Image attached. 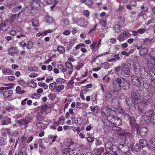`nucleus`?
Returning a JSON list of instances; mask_svg holds the SVG:
<instances>
[{
    "instance_id": "6e6552de",
    "label": "nucleus",
    "mask_w": 155,
    "mask_h": 155,
    "mask_svg": "<svg viewBox=\"0 0 155 155\" xmlns=\"http://www.w3.org/2000/svg\"><path fill=\"white\" fill-rule=\"evenodd\" d=\"M105 147L106 150L108 152L112 151L113 152H116L118 150V147L113 145L110 140H108L106 143Z\"/></svg>"
},
{
    "instance_id": "2eb2a0df",
    "label": "nucleus",
    "mask_w": 155,
    "mask_h": 155,
    "mask_svg": "<svg viewBox=\"0 0 155 155\" xmlns=\"http://www.w3.org/2000/svg\"><path fill=\"white\" fill-rule=\"evenodd\" d=\"M111 111L110 108H108L106 107H103L101 110V115L103 118H107L110 116L109 112Z\"/></svg>"
},
{
    "instance_id": "4d7b16f0",
    "label": "nucleus",
    "mask_w": 155,
    "mask_h": 155,
    "mask_svg": "<svg viewBox=\"0 0 155 155\" xmlns=\"http://www.w3.org/2000/svg\"><path fill=\"white\" fill-rule=\"evenodd\" d=\"M41 95L40 94L36 93L33 94L31 95V98L36 99H38L40 98Z\"/></svg>"
},
{
    "instance_id": "69168bd1",
    "label": "nucleus",
    "mask_w": 155,
    "mask_h": 155,
    "mask_svg": "<svg viewBox=\"0 0 155 155\" xmlns=\"http://www.w3.org/2000/svg\"><path fill=\"white\" fill-rule=\"evenodd\" d=\"M141 148V146L138 143H137L134 146V149L136 152L139 151Z\"/></svg>"
},
{
    "instance_id": "4468645a",
    "label": "nucleus",
    "mask_w": 155,
    "mask_h": 155,
    "mask_svg": "<svg viewBox=\"0 0 155 155\" xmlns=\"http://www.w3.org/2000/svg\"><path fill=\"white\" fill-rule=\"evenodd\" d=\"M144 95V91L139 89L136 92H132L131 93V97H134L137 99H140L139 97H142Z\"/></svg>"
},
{
    "instance_id": "864d4df0",
    "label": "nucleus",
    "mask_w": 155,
    "mask_h": 155,
    "mask_svg": "<svg viewBox=\"0 0 155 155\" xmlns=\"http://www.w3.org/2000/svg\"><path fill=\"white\" fill-rule=\"evenodd\" d=\"M118 125L114 126L112 127L113 130L114 131L117 132L120 131L122 130V128L118 126Z\"/></svg>"
},
{
    "instance_id": "cd10ccee",
    "label": "nucleus",
    "mask_w": 155,
    "mask_h": 155,
    "mask_svg": "<svg viewBox=\"0 0 155 155\" xmlns=\"http://www.w3.org/2000/svg\"><path fill=\"white\" fill-rule=\"evenodd\" d=\"M90 108L91 111L93 112V114L95 115H97L99 111V107L97 105L91 106Z\"/></svg>"
},
{
    "instance_id": "8fccbe9b",
    "label": "nucleus",
    "mask_w": 155,
    "mask_h": 155,
    "mask_svg": "<svg viewBox=\"0 0 155 155\" xmlns=\"http://www.w3.org/2000/svg\"><path fill=\"white\" fill-rule=\"evenodd\" d=\"M143 85L144 88L146 89L148 88L150 86V83L149 82L147 81H146V79L145 80H143Z\"/></svg>"
},
{
    "instance_id": "c03bdc74",
    "label": "nucleus",
    "mask_w": 155,
    "mask_h": 155,
    "mask_svg": "<svg viewBox=\"0 0 155 155\" xmlns=\"http://www.w3.org/2000/svg\"><path fill=\"white\" fill-rule=\"evenodd\" d=\"M102 143V141L100 137H97L95 139V145L96 146H99Z\"/></svg>"
},
{
    "instance_id": "5701e85b",
    "label": "nucleus",
    "mask_w": 155,
    "mask_h": 155,
    "mask_svg": "<svg viewBox=\"0 0 155 155\" xmlns=\"http://www.w3.org/2000/svg\"><path fill=\"white\" fill-rule=\"evenodd\" d=\"M149 78L153 82L152 86L155 88V73L153 71L149 72Z\"/></svg>"
},
{
    "instance_id": "f704fd0d",
    "label": "nucleus",
    "mask_w": 155,
    "mask_h": 155,
    "mask_svg": "<svg viewBox=\"0 0 155 155\" xmlns=\"http://www.w3.org/2000/svg\"><path fill=\"white\" fill-rule=\"evenodd\" d=\"M103 123L104 125L107 127L111 126L112 124V122L110 121V119L108 120V119H105L104 120Z\"/></svg>"
},
{
    "instance_id": "09e8293b",
    "label": "nucleus",
    "mask_w": 155,
    "mask_h": 155,
    "mask_svg": "<svg viewBox=\"0 0 155 155\" xmlns=\"http://www.w3.org/2000/svg\"><path fill=\"white\" fill-rule=\"evenodd\" d=\"M152 114L151 115L149 113H146L144 115V118L145 120H150V118L151 117Z\"/></svg>"
},
{
    "instance_id": "9b49d317",
    "label": "nucleus",
    "mask_w": 155,
    "mask_h": 155,
    "mask_svg": "<svg viewBox=\"0 0 155 155\" xmlns=\"http://www.w3.org/2000/svg\"><path fill=\"white\" fill-rule=\"evenodd\" d=\"M31 120V118L28 117L26 119H21L17 121V123L20 126H23L24 128L28 127V124L30 123Z\"/></svg>"
},
{
    "instance_id": "bf43d9fd",
    "label": "nucleus",
    "mask_w": 155,
    "mask_h": 155,
    "mask_svg": "<svg viewBox=\"0 0 155 155\" xmlns=\"http://www.w3.org/2000/svg\"><path fill=\"white\" fill-rule=\"evenodd\" d=\"M65 66L69 69H72L73 65L71 62L66 61L65 63Z\"/></svg>"
},
{
    "instance_id": "e433bc0d",
    "label": "nucleus",
    "mask_w": 155,
    "mask_h": 155,
    "mask_svg": "<svg viewBox=\"0 0 155 155\" xmlns=\"http://www.w3.org/2000/svg\"><path fill=\"white\" fill-rule=\"evenodd\" d=\"M57 50L61 54H63L65 52V49L64 48L59 45L58 46Z\"/></svg>"
},
{
    "instance_id": "423d86ee",
    "label": "nucleus",
    "mask_w": 155,
    "mask_h": 155,
    "mask_svg": "<svg viewBox=\"0 0 155 155\" xmlns=\"http://www.w3.org/2000/svg\"><path fill=\"white\" fill-rule=\"evenodd\" d=\"M121 83L122 80L120 78L117 77L113 81V86L114 91L118 92L120 90Z\"/></svg>"
},
{
    "instance_id": "393cba45",
    "label": "nucleus",
    "mask_w": 155,
    "mask_h": 155,
    "mask_svg": "<svg viewBox=\"0 0 155 155\" xmlns=\"http://www.w3.org/2000/svg\"><path fill=\"white\" fill-rule=\"evenodd\" d=\"M113 30L114 33L118 34L122 30L121 26L119 24H115L113 27Z\"/></svg>"
},
{
    "instance_id": "b1692460",
    "label": "nucleus",
    "mask_w": 155,
    "mask_h": 155,
    "mask_svg": "<svg viewBox=\"0 0 155 155\" xmlns=\"http://www.w3.org/2000/svg\"><path fill=\"white\" fill-rule=\"evenodd\" d=\"M36 126L38 130L41 131L44 130L47 128L45 124L42 122H38L36 123Z\"/></svg>"
},
{
    "instance_id": "f257e3e1",
    "label": "nucleus",
    "mask_w": 155,
    "mask_h": 155,
    "mask_svg": "<svg viewBox=\"0 0 155 155\" xmlns=\"http://www.w3.org/2000/svg\"><path fill=\"white\" fill-rule=\"evenodd\" d=\"M141 101V99H137L131 97V98H129L126 99V103L130 109L135 110L136 109V105Z\"/></svg>"
},
{
    "instance_id": "680f3d73",
    "label": "nucleus",
    "mask_w": 155,
    "mask_h": 155,
    "mask_svg": "<svg viewBox=\"0 0 155 155\" xmlns=\"http://www.w3.org/2000/svg\"><path fill=\"white\" fill-rule=\"evenodd\" d=\"M18 84L21 86L24 87H26V82L23 80H20L18 81Z\"/></svg>"
},
{
    "instance_id": "0e129e2a",
    "label": "nucleus",
    "mask_w": 155,
    "mask_h": 155,
    "mask_svg": "<svg viewBox=\"0 0 155 155\" xmlns=\"http://www.w3.org/2000/svg\"><path fill=\"white\" fill-rule=\"evenodd\" d=\"M22 8V6L21 5L16 6L14 8L12 9V12L14 13H15L19 11Z\"/></svg>"
},
{
    "instance_id": "ddd939ff",
    "label": "nucleus",
    "mask_w": 155,
    "mask_h": 155,
    "mask_svg": "<svg viewBox=\"0 0 155 155\" xmlns=\"http://www.w3.org/2000/svg\"><path fill=\"white\" fill-rule=\"evenodd\" d=\"M111 117L110 121L112 122L114 126L118 125L119 126L122 125V121L120 118L113 115H111Z\"/></svg>"
},
{
    "instance_id": "f3484780",
    "label": "nucleus",
    "mask_w": 155,
    "mask_h": 155,
    "mask_svg": "<svg viewBox=\"0 0 155 155\" xmlns=\"http://www.w3.org/2000/svg\"><path fill=\"white\" fill-rule=\"evenodd\" d=\"M41 0H32L30 4L32 8L37 9L40 7Z\"/></svg>"
},
{
    "instance_id": "473e14b6",
    "label": "nucleus",
    "mask_w": 155,
    "mask_h": 155,
    "mask_svg": "<svg viewBox=\"0 0 155 155\" xmlns=\"http://www.w3.org/2000/svg\"><path fill=\"white\" fill-rule=\"evenodd\" d=\"M105 99L107 101H110L112 100V96L109 91H107L105 92Z\"/></svg>"
},
{
    "instance_id": "0eeeda50",
    "label": "nucleus",
    "mask_w": 155,
    "mask_h": 155,
    "mask_svg": "<svg viewBox=\"0 0 155 155\" xmlns=\"http://www.w3.org/2000/svg\"><path fill=\"white\" fill-rule=\"evenodd\" d=\"M149 69L147 68H145L143 66L140 68L139 71L138 73L140 75V77L142 79H147L149 76Z\"/></svg>"
},
{
    "instance_id": "7c9ffc66",
    "label": "nucleus",
    "mask_w": 155,
    "mask_h": 155,
    "mask_svg": "<svg viewBox=\"0 0 155 155\" xmlns=\"http://www.w3.org/2000/svg\"><path fill=\"white\" fill-rule=\"evenodd\" d=\"M45 117L42 112H40L36 116V119L38 120L41 121L44 119Z\"/></svg>"
},
{
    "instance_id": "a878e982",
    "label": "nucleus",
    "mask_w": 155,
    "mask_h": 155,
    "mask_svg": "<svg viewBox=\"0 0 155 155\" xmlns=\"http://www.w3.org/2000/svg\"><path fill=\"white\" fill-rule=\"evenodd\" d=\"M129 81H125L123 82L122 81L121 87L123 90H126L129 89L130 87Z\"/></svg>"
},
{
    "instance_id": "a211bd4d",
    "label": "nucleus",
    "mask_w": 155,
    "mask_h": 155,
    "mask_svg": "<svg viewBox=\"0 0 155 155\" xmlns=\"http://www.w3.org/2000/svg\"><path fill=\"white\" fill-rule=\"evenodd\" d=\"M19 51L17 47L10 48L8 49V54L11 56H14L15 54H17Z\"/></svg>"
},
{
    "instance_id": "f03ea898",
    "label": "nucleus",
    "mask_w": 155,
    "mask_h": 155,
    "mask_svg": "<svg viewBox=\"0 0 155 155\" xmlns=\"http://www.w3.org/2000/svg\"><path fill=\"white\" fill-rule=\"evenodd\" d=\"M128 116L129 117L128 119L129 120V123L131 127L132 130L134 131L136 130L137 132H138V127L137 124L136 123L134 116L131 114V113L130 112H128Z\"/></svg>"
},
{
    "instance_id": "774afa93",
    "label": "nucleus",
    "mask_w": 155,
    "mask_h": 155,
    "mask_svg": "<svg viewBox=\"0 0 155 155\" xmlns=\"http://www.w3.org/2000/svg\"><path fill=\"white\" fill-rule=\"evenodd\" d=\"M150 64L151 65V67L155 70V57L154 58L153 61H151Z\"/></svg>"
},
{
    "instance_id": "de8ad7c7",
    "label": "nucleus",
    "mask_w": 155,
    "mask_h": 155,
    "mask_svg": "<svg viewBox=\"0 0 155 155\" xmlns=\"http://www.w3.org/2000/svg\"><path fill=\"white\" fill-rule=\"evenodd\" d=\"M76 119V121L75 122V124H80L82 123V121L83 118L80 117H75L74 119L75 120Z\"/></svg>"
},
{
    "instance_id": "13d9d810",
    "label": "nucleus",
    "mask_w": 155,
    "mask_h": 155,
    "mask_svg": "<svg viewBox=\"0 0 155 155\" xmlns=\"http://www.w3.org/2000/svg\"><path fill=\"white\" fill-rule=\"evenodd\" d=\"M32 24L33 26L37 27L38 25V21L36 19H33L31 21Z\"/></svg>"
},
{
    "instance_id": "a19ab883",
    "label": "nucleus",
    "mask_w": 155,
    "mask_h": 155,
    "mask_svg": "<svg viewBox=\"0 0 155 155\" xmlns=\"http://www.w3.org/2000/svg\"><path fill=\"white\" fill-rule=\"evenodd\" d=\"M53 18L49 15H48L46 18V21L47 23L49 24H51L54 22Z\"/></svg>"
},
{
    "instance_id": "5fc2aeb1",
    "label": "nucleus",
    "mask_w": 155,
    "mask_h": 155,
    "mask_svg": "<svg viewBox=\"0 0 155 155\" xmlns=\"http://www.w3.org/2000/svg\"><path fill=\"white\" fill-rule=\"evenodd\" d=\"M141 42L142 44L147 45L150 42V40L149 38H147L145 39L142 38L141 39Z\"/></svg>"
},
{
    "instance_id": "ea45409f",
    "label": "nucleus",
    "mask_w": 155,
    "mask_h": 155,
    "mask_svg": "<svg viewBox=\"0 0 155 155\" xmlns=\"http://www.w3.org/2000/svg\"><path fill=\"white\" fill-rule=\"evenodd\" d=\"M9 27L8 25L4 23L0 26V29L3 31H6L9 29Z\"/></svg>"
},
{
    "instance_id": "603ef678",
    "label": "nucleus",
    "mask_w": 155,
    "mask_h": 155,
    "mask_svg": "<svg viewBox=\"0 0 155 155\" xmlns=\"http://www.w3.org/2000/svg\"><path fill=\"white\" fill-rule=\"evenodd\" d=\"M104 147H100L96 149V153L100 154L104 153Z\"/></svg>"
},
{
    "instance_id": "c85d7f7f",
    "label": "nucleus",
    "mask_w": 155,
    "mask_h": 155,
    "mask_svg": "<svg viewBox=\"0 0 155 155\" xmlns=\"http://www.w3.org/2000/svg\"><path fill=\"white\" fill-rule=\"evenodd\" d=\"M140 67H141L138 64H135L134 63L133 64H132V66L131 67L132 70L134 71L136 74L138 73Z\"/></svg>"
},
{
    "instance_id": "2f4dec72",
    "label": "nucleus",
    "mask_w": 155,
    "mask_h": 155,
    "mask_svg": "<svg viewBox=\"0 0 155 155\" xmlns=\"http://www.w3.org/2000/svg\"><path fill=\"white\" fill-rule=\"evenodd\" d=\"M18 155H28L27 152V149L24 146L22 147L18 152Z\"/></svg>"
},
{
    "instance_id": "a18cd8bd",
    "label": "nucleus",
    "mask_w": 155,
    "mask_h": 155,
    "mask_svg": "<svg viewBox=\"0 0 155 155\" xmlns=\"http://www.w3.org/2000/svg\"><path fill=\"white\" fill-rule=\"evenodd\" d=\"M44 44V41L43 40L38 39L36 41V45L39 47H42Z\"/></svg>"
},
{
    "instance_id": "79ce46f5",
    "label": "nucleus",
    "mask_w": 155,
    "mask_h": 155,
    "mask_svg": "<svg viewBox=\"0 0 155 155\" xmlns=\"http://www.w3.org/2000/svg\"><path fill=\"white\" fill-rule=\"evenodd\" d=\"M56 83L57 84H60L64 83L66 82L65 79L61 78H58L56 79Z\"/></svg>"
},
{
    "instance_id": "39448f33",
    "label": "nucleus",
    "mask_w": 155,
    "mask_h": 155,
    "mask_svg": "<svg viewBox=\"0 0 155 155\" xmlns=\"http://www.w3.org/2000/svg\"><path fill=\"white\" fill-rule=\"evenodd\" d=\"M18 131L17 130H15L13 134H12V136L9 137V143L10 144H12V146L14 144L15 141V142L14 147H15L17 146L19 139V137H18Z\"/></svg>"
},
{
    "instance_id": "58836bf2",
    "label": "nucleus",
    "mask_w": 155,
    "mask_h": 155,
    "mask_svg": "<svg viewBox=\"0 0 155 155\" xmlns=\"http://www.w3.org/2000/svg\"><path fill=\"white\" fill-rule=\"evenodd\" d=\"M2 73L4 75H10L11 74V70L10 69L3 68L2 70Z\"/></svg>"
},
{
    "instance_id": "338daca9",
    "label": "nucleus",
    "mask_w": 155,
    "mask_h": 155,
    "mask_svg": "<svg viewBox=\"0 0 155 155\" xmlns=\"http://www.w3.org/2000/svg\"><path fill=\"white\" fill-rule=\"evenodd\" d=\"M97 95L95 93H94L93 94L91 95V99L92 101H97Z\"/></svg>"
},
{
    "instance_id": "4c0bfd02",
    "label": "nucleus",
    "mask_w": 155,
    "mask_h": 155,
    "mask_svg": "<svg viewBox=\"0 0 155 155\" xmlns=\"http://www.w3.org/2000/svg\"><path fill=\"white\" fill-rule=\"evenodd\" d=\"M142 103L141 102H139L136 106H137L138 110L140 113L143 114V108L145 107L142 105Z\"/></svg>"
},
{
    "instance_id": "6ab92c4d",
    "label": "nucleus",
    "mask_w": 155,
    "mask_h": 155,
    "mask_svg": "<svg viewBox=\"0 0 155 155\" xmlns=\"http://www.w3.org/2000/svg\"><path fill=\"white\" fill-rule=\"evenodd\" d=\"M148 143L149 149H153L155 151V137H152Z\"/></svg>"
},
{
    "instance_id": "49530a36",
    "label": "nucleus",
    "mask_w": 155,
    "mask_h": 155,
    "mask_svg": "<svg viewBox=\"0 0 155 155\" xmlns=\"http://www.w3.org/2000/svg\"><path fill=\"white\" fill-rule=\"evenodd\" d=\"M7 142L5 139L2 137H0V146H2L6 145Z\"/></svg>"
},
{
    "instance_id": "f8f14e48",
    "label": "nucleus",
    "mask_w": 155,
    "mask_h": 155,
    "mask_svg": "<svg viewBox=\"0 0 155 155\" xmlns=\"http://www.w3.org/2000/svg\"><path fill=\"white\" fill-rule=\"evenodd\" d=\"M130 71L128 65H124L121 70V74L125 77H128L130 75Z\"/></svg>"
},
{
    "instance_id": "aec40b11",
    "label": "nucleus",
    "mask_w": 155,
    "mask_h": 155,
    "mask_svg": "<svg viewBox=\"0 0 155 155\" xmlns=\"http://www.w3.org/2000/svg\"><path fill=\"white\" fill-rule=\"evenodd\" d=\"M148 132V128L147 127H141L140 130L139 134L143 137H144Z\"/></svg>"
},
{
    "instance_id": "1a4fd4ad",
    "label": "nucleus",
    "mask_w": 155,
    "mask_h": 155,
    "mask_svg": "<svg viewBox=\"0 0 155 155\" xmlns=\"http://www.w3.org/2000/svg\"><path fill=\"white\" fill-rule=\"evenodd\" d=\"M153 95L151 93H149L144 97L143 100L140 101L143 107H146L149 104L152 99Z\"/></svg>"
},
{
    "instance_id": "052dcab7",
    "label": "nucleus",
    "mask_w": 155,
    "mask_h": 155,
    "mask_svg": "<svg viewBox=\"0 0 155 155\" xmlns=\"http://www.w3.org/2000/svg\"><path fill=\"white\" fill-rule=\"evenodd\" d=\"M84 66V64L82 63H78L75 68L77 70H80L81 68H82Z\"/></svg>"
},
{
    "instance_id": "412c9836",
    "label": "nucleus",
    "mask_w": 155,
    "mask_h": 155,
    "mask_svg": "<svg viewBox=\"0 0 155 155\" xmlns=\"http://www.w3.org/2000/svg\"><path fill=\"white\" fill-rule=\"evenodd\" d=\"M118 151L120 150L121 152L125 153L128 151L129 149L128 146L126 145L120 144L118 147Z\"/></svg>"
},
{
    "instance_id": "72a5a7b5",
    "label": "nucleus",
    "mask_w": 155,
    "mask_h": 155,
    "mask_svg": "<svg viewBox=\"0 0 155 155\" xmlns=\"http://www.w3.org/2000/svg\"><path fill=\"white\" fill-rule=\"evenodd\" d=\"M64 144L68 147L74 144V142L71 139H68L64 140Z\"/></svg>"
},
{
    "instance_id": "3c124183",
    "label": "nucleus",
    "mask_w": 155,
    "mask_h": 155,
    "mask_svg": "<svg viewBox=\"0 0 155 155\" xmlns=\"http://www.w3.org/2000/svg\"><path fill=\"white\" fill-rule=\"evenodd\" d=\"M58 68L62 72H64L67 70V69L64 68L63 65L62 64H59L58 66Z\"/></svg>"
},
{
    "instance_id": "bb28decb",
    "label": "nucleus",
    "mask_w": 155,
    "mask_h": 155,
    "mask_svg": "<svg viewBox=\"0 0 155 155\" xmlns=\"http://www.w3.org/2000/svg\"><path fill=\"white\" fill-rule=\"evenodd\" d=\"M121 137L124 139V143H126V140L130 138L131 137V134L129 132H124L121 134Z\"/></svg>"
},
{
    "instance_id": "dca6fc26",
    "label": "nucleus",
    "mask_w": 155,
    "mask_h": 155,
    "mask_svg": "<svg viewBox=\"0 0 155 155\" xmlns=\"http://www.w3.org/2000/svg\"><path fill=\"white\" fill-rule=\"evenodd\" d=\"M131 80L133 84L134 85L139 87L141 86V82L136 75H132L131 77Z\"/></svg>"
},
{
    "instance_id": "9d476101",
    "label": "nucleus",
    "mask_w": 155,
    "mask_h": 155,
    "mask_svg": "<svg viewBox=\"0 0 155 155\" xmlns=\"http://www.w3.org/2000/svg\"><path fill=\"white\" fill-rule=\"evenodd\" d=\"M142 45L138 46V45H137L135 46L137 49L139 50V54L141 56L143 57L148 54L149 50L147 48H142Z\"/></svg>"
},
{
    "instance_id": "37998d69",
    "label": "nucleus",
    "mask_w": 155,
    "mask_h": 155,
    "mask_svg": "<svg viewBox=\"0 0 155 155\" xmlns=\"http://www.w3.org/2000/svg\"><path fill=\"white\" fill-rule=\"evenodd\" d=\"M16 92L19 94H21L25 93V90H21V87L20 86H17L15 89Z\"/></svg>"
},
{
    "instance_id": "7ed1b4c3",
    "label": "nucleus",
    "mask_w": 155,
    "mask_h": 155,
    "mask_svg": "<svg viewBox=\"0 0 155 155\" xmlns=\"http://www.w3.org/2000/svg\"><path fill=\"white\" fill-rule=\"evenodd\" d=\"M64 85L62 84L58 85L56 82H54L49 85V89L53 92H59L64 88Z\"/></svg>"
},
{
    "instance_id": "20e7f679",
    "label": "nucleus",
    "mask_w": 155,
    "mask_h": 155,
    "mask_svg": "<svg viewBox=\"0 0 155 155\" xmlns=\"http://www.w3.org/2000/svg\"><path fill=\"white\" fill-rule=\"evenodd\" d=\"M12 86L2 87L0 88V93H3L4 98H8L10 97L13 93V90H8L12 88Z\"/></svg>"
},
{
    "instance_id": "4be33fe9",
    "label": "nucleus",
    "mask_w": 155,
    "mask_h": 155,
    "mask_svg": "<svg viewBox=\"0 0 155 155\" xmlns=\"http://www.w3.org/2000/svg\"><path fill=\"white\" fill-rule=\"evenodd\" d=\"M99 23L103 30H106L108 29V28L107 25V20L106 19H101Z\"/></svg>"
},
{
    "instance_id": "e2e57ef3",
    "label": "nucleus",
    "mask_w": 155,
    "mask_h": 155,
    "mask_svg": "<svg viewBox=\"0 0 155 155\" xmlns=\"http://www.w3.org/2000/svg\"><path fill=\"white\" fill-rule=\"evenodd\" d=\"M83 14L85 17L88 18L90 16V12L88 10H86L83 11Z\"/></svg>"
},
{
    "instance_id": "6e6d98bb",
    "label": "nucleus",
    "mask_w": 155,
    "mask_h": 155,
    "mask_svg": "<svg viewBox=\"0 0 155 155\" xmlns=\"http://www.w3.org/2000/svg\"><path fill=\"white\" fill-rule=\"evenodd\" d=\"M38 143L39 147L42 150H45V147L43 144V142L41 139L39 140L38 141Z\"/></svg>"
},
{
    "instance_id": "c756f323",
    "label": "nucleus",
    "mask_w": 155,
    "mask_h": 155,
    "mask_svg": "<svg viewBox=\"0 0 155 155\" xmlns=\"http://www.w3.org/2000/svg\"><path fill=\"white\" fill-rule=\"evenodd\" d=\"M148 143L145 139H140L139 140L140 146L142 147H144L148 146Z\"/></svg>"
},
{
    "instance_id": "c9c22d12",
    "label": "nucleus",
    "mask_w": 155,
    "mask_h": 155,
    "mask_svg": "<svg viewBox=\"0 0 155 155\" xmlns=\"http://www.w3.org/2000/svg\"><path fill=\"white\" fill-rule=\"evenodd\" d=\"M118 22L121 25L124 24L125 22V18L124 16H119L117 18Z\"/></svg>"
}]
</instances>
